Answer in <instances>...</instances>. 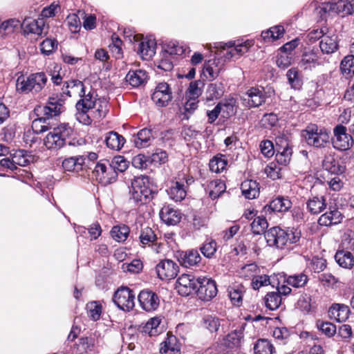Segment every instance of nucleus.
Returning a JSON list of instances; mask_svg holds the SVG:
<instances>
[{"instance_id": "obj_33", "label": "nucleus", "mask_w": 354, "mask_h": 354, "mask_svg": "<svg viewBox=\"0 0 354 354\" xmlns=\"http://www.w3.org/2000/svg\"><path fill=\"white\" fill-rule=\"evenodd\" d=\"M316 14L322 20L327 21L328 19L337 16L333 3L325 2L316 8Z\"/></svg>"}, {"instance_id": "obj_53", "label": "nucleus", "mask_w": 354, "mask_h": 354, "mask_svg": "<svg viewBox=\"0 0 354 354\" xmlns=\"http://www.w3.org/2000/svg\"><path fill=\"white\" fill-rule=\"evenodd\" d=\"M129 233V229L126 225L114 226L111 231V236L118 242L124 241Z\"/></svg>"}, {"instance_id": "obj_3", "label": "nucleus", "mask_w": 354, "mask_h": 354, "mask_svg": "<svg viewBox=\"0 0 354 354\" xmlns=\"http://www.w3.org/2000/svg\"><path fill=\"white\" fill-rule=\"evenodd\" d=\"M302 136L308 145L316 148H325L329 144V131L315 124L308 125Z\"/></svg>"}, {"instance_id": "obj_58", "label": "nucleus", "mask_w": 354, "mask_h": 354, "mask_svg": "<svg viewBox=\"0 0 354 354\" xmlns=\"http://www.w3.org/2000/svg\"><path fill=\"white\" fill-rule=\"evenodd\" d=\"M65 24L71 32L76 33L81 28V21L77 15L73 13L68 15Z\"/></svg>"}, {"instance_id": "obj_16", "label": "nucleus", "mask_w": 354, "mask_h": 354, "mask_svg": "<svg viewBox=\"0 0 354 354\" xmlns=\"http://www.w3.org/2000/svg\"><path fill=\"white\" fill-rule=\"evenodd\" d=\"M21 26L26 33H32L39 36L43 34H47L44 19H38L36 20L31 18H26L23 23L21 24Z\"/></svg>"}, {"instance_id": "obj_56", "label": "nucleus", "mask_w": 354, "mask_h": 354, "mask_svg": "<svg viewBox=\"0 0 354 354\" xmlns=\"http://www.w3.org/2000/svg\"><path fill=\"white\" fill-rule=\"evenodd\" d=\"M109 164L117 174L124 172L129 167V162L121 156H115Z\"/></svg>"}, {"instance_id": "obj_21", "label": "nucleus", "mask_w": 354, "mask_h": 354, "mask_svg": "<svg viewBox=\"0 0 354 354\" xmlns=\"http://www.w3.org/2000/svg\"><path fill=\"white\" fill-rule=\"evenodd\" d=\"M242 194L245 198L251 200L259 196L260 187L259 183L253 180H245L241 185Z\"/></svg>"}, {"instance_id": "obj_8", "label": "nucleus", "mask_w": 354, "mask_h": 354, "mask_svg": "<svg viewBox=\"0 0 354 354\" xmlns=\"http://www.w3.org/2000/svg\"><path fill=\"white\" fill-rule=\"evenodd\" d=\"M203 301H209L217 294V288L214 280L203 277L198 278L197 288L195 292Z\"/></svg>"}, {"instance_id": "obj_60", "label": "nucleus", "mask_w": 354, "mask_h": 354, "mask_svg": "<svg viewBox=\"0 0 354 354\" xmlns=\"http://www.w3.org/2000/svg\"><path fill=\"white\" fill-rule=\"evenodd\" d=\"M185 48L183 46H180L178 43L170 42L167 45L162 53H164L165 55L171 57L172 55H181L185 53Z\"/></svg>"}, {"instance_id": "obj_44", "label": "nucleus", "mask_w": 354, "mask_h": 354, "mask_svg": "<svg viewBox=\"0 0 354 354\" xmlns=\"http://www.w3.org/2000/svg\"><path fill=\"white\" fill-rule=\"evenodd\" d=\"M283 33V27L281 26H276L266 31H263L261 36L264 41H274L282 37Z\"/></svg>"}, {"instance_id": "obj_48", "label": "nucleus", "mask_w": 354, "mask_h": 354, "mask_svg": "<svg viewBox=\"0 0 354 354\" xmlns=\"http://www.w3.org/2000/svg\"><path fill=\"white\" fill-rule=\"evenodd\" d=\"M323 167L331 174H337L343 171V169L339 166L338 162L333 156H326L323 160Z\"/></svg>"}, {"instance_id": "obj_64", "label": "nucleus", "mask_w": 354, "mask_h": 354, "mask_svg": "<svg viewBox=\"0 0 354 354\" xmlns=\"http://www.w3.org/2000/svg\"><path fill=\"white\" fill-rule=\"evenodd\" d=\"M329 30L330 29L326 26L322 27L321 28L313 30L308 34V40L310 43H314L319 40V39H322L323 37H324L328 33Z\"/></svg>"}, {"instance_id": "obj_38", "label": "nucleus", "mask_w": 354, "mask_h": 354, "mask_svg": "<svg viewBox=\"0 0 354 354\" xmlns=\"http://www.w3.org/2000/svg\"><path fill=\"white\" fill-rule=\"evenodd\" d=\"M337 263L342 268L351 269L354 266V258L351 252L341 250L335 256Z\"/></svg>"}, {"instance_id": "obj_54", "label": "nucleus", "mask_w": 354, "mask_h": 354, "mask_svg": "<svg viewBox=\"0 0 354 354\" xmlns=\"http://www.w3.org/2000/svg\"><path fill=\"white\" fill-rule=\"evenodd\" d=\"M266 306L271 310H276L281 303V298L279 293L276 292H269L265 298Z\"/></svg>"}, {"instance_id": "obj_2", "label": "nucleus", "mask_w": 354, "mask_h": 354, "mask_svg": "<svg viewBox=\"0 0 354 354\" xmlns=\"http://www.w3.org/2000/svg\"><path fill=\"white\" fill-rule=\"evenodd\" d=\"M73 131V129L68 124H62L46 135L44 139V144L48 149H60L66 145Z\"/></svg>"}, {"instance_id": "obj_41", "label": "nucleus", "mask_w": 354, "mask_h": 354, "mask_svg": "<svg viewBox=\"0 0 354 354\" xmlns=\"http://www.w3.org/2000/svg\"><path fill=\"white\" fill-rule=\"evenodd\" d=\"M95 111L91 112V116L95 120L104 118L109 111L108 102L104 98H97L95 103Z\"/></svg>"}, {"instance_id": "obj_57", "label": "nucleus", "mask_w": 354, "mask_h": 354, "mask_svg": "<svg viewBox=\"0 0 354 354\" xmlns=\"http://www.w3.org/2000/svg\"><path fill=\"white\" fill-rule=\"evenodd\" d=\"M340 69L344 75H352L354 74V55L345 57L341 62Z\"/></svg>"}, {"instance_id": "obj_12", "label": "nucleus", "mask_w": 354, "mask_h": 354, "mask_svg": "<svg viewBox=\"0 0 354 354\" xmlns=\"http://www.w3.org/2000/svg\"><path fill=\"white\" fill-rule=\"evenodd\" d=\"M172 98L171 89L166 82L159 83L151 95V100L160 107L166 106Z\"/></svg>"}, {"instance_id": "obj_59", "label": "nucleus", "mask_w": 354, "mask_h": 354, "mask_svg": "<svg viewBox=\"0 0 354 354\" xmlns=\"http://www.w3.org/2000/svg\"><path fill=\"white\" fill-rule=\"evenodd\" d=\"M139 239L142 245H147L156 241L157 237L151 228L146 227L142 229Z\"/></svg>"}, {"instance_id": "obj_36", "label": "nucleus", "mask_w": 354, "mask_h": 354, "mask_svg": "<svg viewBox=\"0 0 354 354\" xmlns=\"http://www.w3.org/2000/svg\"><path fill=\"white\" fill-rule=\"evenodd\" d=\"M167 193L169 197L175 201H181L187 195L185 185L178 181L172 183L167 190Z\"/></svg>"}, {"instance_id": "obj_52", "label": "nucleus", "mask_w": 354, "mask_h": 354, "mask_svg": "<svg viewBox=\"0 0 354 354\" xmlns=\"http://www.w3.org/2000/svg\"><path fill=\"white\" fill-rule=\"evenodd\" d=\"M227 163V162L223 156H214L209 161V166L212 171L220 173L225 169Z\"/></svg>"}, {"instance_id": "obj_4", "label": "nucleus", "mask_w": 354, "mask_h": 354, "mask_svg": "<svg viewBox=\"0 0 354 354\" xmlns=\"http://www.w3.org/2000/svg\"><path fill=\"white\" fill-rule=\"evenodd\" d=\"M47 82V77L44 73L31 74L28 77L19 76L16 82L17 90L21 93L39 92Z\"/></svg>"}, {"instance_id": "obj_62", "label": "nucleus", "mask_w": 354, "mask_h": 354, "mask_svg": "<svg viewBox=\"0 0 354 354\" xmlns=\"http://www.w3.org/2000/svg\"><path fill=\"white\" fill-rule=\"evenodd\" d=\"M201 86H203V83L201 81L192 82L187 89V96L190 98L198 99L202 94Z\"/></svg>"}, {"instance_id": "obj_26", "label": "nucleus", "mask_w": 354, "mask_h": 354, "mask_svg": "<svg viewBox=\"0 0 354 354\" xmlns=\"http://www.w3.org/2000/svg\"><path fill=\"white\" fill-rule=\"evenodd\" d=\"M342 220V215L341 212L337 209H333L323 214L319 218L318 223L322 226H330L341 223Z\"/></svg>"}, {"instance_id": "obj_40", "label": "nucleus", "mask_w": 354, "mask_h": 354, "mask_svg": "<svg viewBox=\"0 0 354 354\" xmlns=\"http://www.w3.org/2000/svg\"><path fill=\"white\" fill-rule=\"evenodd\" d=\"M308 278L304 273L295 274L285 276L284 283L293 288H299L304 287L308 282Z\"/></svg>"}, {"instance_id": "obj_27", "label": "nucleus", "mask_w": 354, "mask_h": 354, "mask_svg": "<svg viewBox=\"0 0 354 354\" xmlns=\"http://www.w3.org/2000/svg\"><path fill=\"white\" fill-rule=\"evenodd\" d=\"M104 141L111 149L119 151L125 143L124 138L115 131H109L105 134Z\"/></svg>"}, {"instance_id": "obj_37", "label": "nucleus", "mask_w": 354, "mask_h": 354, "mask_svg": "<svg viewBox=\"0 0 354 354\" xmlns=\"http://www.w3.org/2000/svg\"><path fill=\"white\" fill-rule=\"evenodd\" d=\"M245 291V288L241 284H234L229 287V297L234 306H240L242 304L243 296Z\"/></svg>"}, {"instance_id": "obj_49", "label": "nucleus", "mask_w": 354, "mask_h": 354, "mask_svg": "<svg viewBox=\"0 0 354 354\" xmlns=\"http://www.w3.org/2000/svg\"><path fill=\"white\" fill-rule=\"evenodd\" d=\"M21 26V21L16 19H10L0 24V35L1 36L10 34L16 28Z\"/></svg>"}, {"instance_id": "obj_51", "label": "nucleus", "mask_w": 354, "mask_h": 354, "mask_svg": "<svg viewBox=\"0 0 354 354\" xmlns=\"http://www.w3.org/2000/svg\"><path fill=\"white\" fill-rule=\"evenodd\" d=\"M286 76L288 83L294 89H299L302 85V80L299 75V71L295 68H292L287 71Z\"/></svg>"}, {"instance_id": "obj_63", "label": "nucleus", "mask_w": 354, "mask_h": 354, "mask_svg": "<svg viewBox=\"0 0 354 354\" xmlns=\"http://www.w3.org/2000/svg\"><path fill=\"white\" fill-rule=\"evenodd\" d=\"M202 254L207 257H212L216 251V243L214 240H207L201 248Z\"/></svg>"}, {"instance_id": "obj_1", "label": "nucleus", "mask_w": 354, "mask_h": 354, "mask_svg": "<svg viewBox=\"0 0 354 354\" xmlns=\"http://www.w3.org/2000/svg\"><path fill=\"white\" fill-rule=\"evenodd\" d=\"M156 192L150 183L149 178L146 176L136 177L131 183L130 201L139 205L146 203L152 198Z\"/></svg>"}, {"instance_id": "obj_9", "label": "nucleus", "mask_w": 354, "mask_h": 354, "mask_svg": "<svg viewBox=\"0 0 354 354\" xmlns=\"http://www.w3.org/2000/svg\"><path fill=\"white\" fill-rule=\"evenodd\" d=\"M198 279L187 274L180 275L176 280L175 288L182 296L186 297L196 292Z\"/></svg>"}, {"instance_id": "obj_7", "label": "nucleus", "mask_w": 354, "mask_h": 354, "mask_svg": "<svg viewBox=\"0 0 354 354\" xmlns=\"http://www.w3.org/2000/svg\"><path fill=\"white\" fill-rule=\"evenodd\" d=\"M113 300L119 308L124 311L131 310L135 306V295L127 287L118 289L115 292Z\"/></svg>"}, {"instance_id": "obj_50", "label": "nucleus", "mask_w": 354, "mask_h": 354, "mask_svg": "<svg viewBox=\"0 0 354 354\" xmlns=\"http://www.w3.org/2000/svg\"><path fill=\"white\" fill-rule=\"evenodd\" d=\"M160 322L158 317L150 319L143 327L144 332L148 333L149 336L157 335L161 330L159 328Z\"/></svg>"}, {"instance_id": "obj_25", "label": "nucleus", "mask_w": 354, "mask_h": 354, "mask_svg": "<svg viewBox=\"0 0 354 354\" xmlns=\"http://www.w3.org/2000/svg\"><path fill=\"white\" fill-rule=\"evenodd\" d=\"M62 88V94L71 97L72 95H84L85 87L82 82L78 80H71L65 83Z\"/></svg>"}, {"instance_id": "obj_45", "label": "nucleus", "mask_w": 354, "mask_h": 354, "mask_svg": "<svg viewBox=\"0 0 354 354\" xmlns=\"http://www.w3.org/2000/svg\"><path fill=\"white\" fill-rule=\"evenodd\" d=\"M217 105H221V113L223 118H230L236 113V100L233 98L219 102Z\"/></svg>"}, {"instance_id": "obj_24", "label": "nucleus", "mask_w": 354, "mask_h": 354, "mask_svg": "<svg viewBox=\"0 0 354 354\" xmlns=\"http://www.w3.org/2000/svg\"><path fill=\"white\" fill-rule=\"evenodd\" d=\"M292 205L291 201L283 196L273 199L268 205L265 207L266 212H284L288 211Z\"/></svg>"}, {"instance_id": "obj_23", "label": "nucleus", "mask_w": 354, "mask_h": 354, "mask_svg": "<svg viewBox=\"0 0 354 354\" xmlns=\"http://www.w3.org/2000/svg\"><path fill=\"white\" fill-rule=\"evenodd\" d=\"M85 164L84 156H73L65 158L62 161V167L64 171L78 172L83 169Z\"/></svg>"}, {"instance_id": "obj_15", "label": "nucleus", "mask_w": 354, "mask_h": 354, "mask_svg": "<svg viewBox=\"0 0 354 354\" xmlns=\"http://www.w3.org/2000/svg\"><path fill=\"white\" fill-rule=\"evenodd\" d=\"M138 299L141 308L147 312L156 310L160 303L158 295L148 289L140 291Z\"/></svg>"}, {"instance_id": "obj_19", "label": "nucleus", "mask_w": 354, "mask_h": 354, "mask_svg": "<svg viewBox=\"0 0 354 354\" xmlns=\"http://www.w3.org/2000/svg\"><path fill=\"white\" fill-rule=\"evenodd\" d=\"M161 220L169 225H174L178 223L181 219V214L169 205H165L160 211Z\"/></svg>"}, {"instance_id": "obj_20", "label": "nucleus", "mask_w": 354, "mask_h": 354, "mask_svg": "<svg viewBox=\"0 0 354 354\" xmlns=\"http://www.w3.org/2000/svg\"><path fill=\"white\" fill-rule=\"evenodd\" d=\"M319 47L323 53L331 54L338 48L337 36L330 30L323 37L319 43Z\"/></svg>"}, {"instance_id": "obj_42", "label": "nucleus", "mask_w": 354, "mask_h": 354, "mask_svg": "<svg viewBox=\"0 0 354 354\" xmlns=\"http://www.w3.org/2000/svg\"><path fill=\"white\" fill-rule=\"evenodd\" d=\"M333 6L337 12V15H342V17H344L354 12V3L348 0H339L337 3H333Z\"/></svg>"}, {"instance_id": "obj_13", "label": "nucleus", "mask_w": 354, "mask_h": 354, "mask_svg": "<svg viewBox=\"0 0 354 354\" xmlns=\"http://www.w3.org/2000/svg\"><path fill=\"white\" fill-rule=\"evenodd\" d=\"M64 100L58 96L48 97L46 104L42 108V115L44 118L49 120L59 115L64 111Z\"/></svg>"}, {"instance_id": "obj_5", "label": "nucleus", "mask_w": 354, "mask_h": 354, "mask_svg": "<svg viewBox=\"0 0 354 354\" xmlns=\"http://www.w3.org/2000/svg\"><path fill=\"white\" fill-rule=\"evenodd\" d=\"M266 99L263 87H252L241 97L242 104L248 109L260 106L265 103Z\"/></svg>"}, {"instance_id": "obj_47", "label": "nucleus", "mask_w": 354, "mask_h": 354, "mask_svg": "<svg viewBox=\"0 0 354 354\" xmlns=\"http://www.w3.org/2000/svg\"><path fill=\"white\" fill-rule=\"evenodd\" d=\"M88 317L94 320L97 321L100 318L102 314V307L100 301H91L86 304V307Z\"/></svg>"}, {"instance_id": "obj_18", "label": "nucleus", "mask_w": 354, "mask_h": 354, "mask_svg": "<svg viewBox=\"0 0 354 354\" xmlns=\"http://www.w3.org/2000/svg\"><path fill=\"white\" fill-rule=\"evenodd\" d=\"M223 71V64L220 59H209L204 64L203 74L209 81L216 78Z\"/></svg>"}, {"instance_id": "obj_61", "label": "nucleus", "mask_w": 354, "mask_h": 354, "mask_svg": "<svg viewBox=\"0 0 354 354\" xmlns=\"http://www.w3.org/2000/svg\"><path fill=\"white\" fill-rule=\"evenodd\" d=\"M207 92L209 95V98L213 100L214 98H219L223 94V86L222 83H213L208 86Z\"/></svg>"}, {"instance_id": "obj_35", "label": "nucleus", "mask_w": 354, "mask_h": 354, "mask_svg": "<svg viewBox=\"0 0 354 354\" xmlns=\"http://www.w3.org/2000/svg\"><path fill=\"white\" fill-rule=\"evenodd\" d=\"M156 44L152 40H143L139 43L138 53L143 59H149L155 54Z\"/></svg>"}, {"instance_id": "obj_55", "label": "nucleus", "mask_w": 354, "mask_h": 354, "mask_svg": "<svg viewBox=\"0 0 354 354\" xmlns=\"http://www.w3.org/2000/svg\"><path fill=\"white\" fill-rule=\"evenodd\" d=\"M268 227V223L266 218L263 216H258L255 218L251 223L252 232L256 234H260L265 232V230Z\"/></svg>"}, {"instance_id": "obj_34", "label": "nucleus", "mask_w": 354, "mask_h": 354, "mask_svg": "<svg viewBox=\"0 0 354 354\" xmlns=\"http://www.w3.org/2000/svg\"><path fill=\"white\" fill-rule=\"evenodd\" d=\"M201 260V257L197 250H191L180 254V261L186 267H191L197 265Z\"/></svg>"}, {"instance_id": "obj_29", "label": "nucleus", "mask_w": 354, "mask_h": 354, "mask_svg": "<svg viewBox=\"0 0 354 354\" xmlns=\"http://www.w3.org/2000/svg\"><path fill=\"white\" fill-rule=\"evenodd\" d=\"M322 64L319 55L313 50L306 52L302 55L300 65L304 69H311Z\"/></svg>"}, {"instance_id": "obj_14", "label": "nucleus", "mask_w": 354, "mask_h": 354, "mask_svg": "<svg viewBox=\"0 0 354 354\" xmlns=\"http://www.w3.org/2000/svg\"><path fill=\"white\" fill-rule=\"evenodd\" d=\"M286 230L279 227H274L265 232V239L270 246L282 248L287 244Z\"/></svg>"}, {"instance_id": "obj_30", "label": "nucleus", "mask_w": 354, "mask_h": 354, "mask_svg": "<svg viewBox=\"0 0 354 354\" xmlns=\"http://www.w3.org/2000/svg\"><path fill=\"white\" fill-rule=\"evenodd\" d=\"M147 78L145 71L142 70L129 71L125 80L133 87H138L143 84Z\"/></svg>"}, {"instance_id": "obj_31", "label": "nucleus", "mask_w": 354, "mask_h": 354, "mask_svg": "<svg viewBox=\"0 0 354 354\" xmlns=\"http://www.w3.org/2000/svg\"><path fill=\"white\" fill-rule=\"evenodd\" d=\"M329 313L337 322H342L348 318L350 309L346 305L335 304L330 308Z\"/></svg>"}, {"instance_id": "obj_6", "label": "nucleus", "mask_w": 354, "mask_h": 354, "mask_svg": "<svg viewBox=\"0 0 354 354\" xmlns=\"http://www.w3.org/2000/svg\"><path fill=\"white\" fill-rule=\"evenodd\" d=\"M93 173L96 180L103 185L115 181L118 177V174L113 171L107 160L97 162Z\"/></svg>"}, {"instance_id": "obj_32", "label": "nucleus", "mask_w": 354, "mask_h": 354, "mask_svg": "<svg viewBox=\"0 0 354 354\" xmlns=\"http://www.w3.org/2000/svg\"><path fill=\"white\" fill-rule=\"evenodd\" d=\"M243 327L236 329L229 333L225 338V344L229 348L239 347L243 339Z\"/></svg>"}, {"instance_id": "obj_39", "label": "nucleus", "mask_w": 354, "mask_h": 354, "mask_svg": "<svg viewBox=\"0 0 354 354\" xmlns=\"http://www.w3.org/2000/svg\"><path fill=\"white\" fill-rule=\"evenodd\" d=\"M179 351L180 346L174 336L168 337L160 348L161 354H178Z\"/></svg>"}, {"instance_id": "obj_17", "label": "nucleus", "mask_w": 354, "mask_h": 354, "mask_svg": "<svg viewBox=\"0 0 354 354\" xmlns=\"http://www.w3.org/2000/svg\"><path fill=\"white\" fill-rule=\"evenodd\" d=\"M154 140L152 130L144 128L140 130L136 136H133L132 142L134 146L138 149L146 148L151 145Z\"/></svg>"}, {"instance_id": "obj_11", "label": "nucleus", "mask_w": 354, "mask_h": 354, "mask_svg": "<svg viewBox=\"0 0 354 354\" xmlns=\"http://www.w3.org/2000/svg\"><path fill=\"white\" fill-rule=\"evenodd\" d=\"M333 147L340 151H345L351 148L353 140L351 135L346 133V128L343 125H337L333 130Z\"/></svg>"}, {"instance_id": "obj_22", "label": "nucleus", "mask_w": 354, "mask_h": 354, "mask_svg": "<svg viewBox=\"0 0 354 354\" xmlns=\"http://www.w3.org/2000/svg\"><path fill=\"white\" fill-rule=\"evenodd\" d=\"M80 97L81 99L76 104V108L79 111L88 112L90 109L95 107L97 98L94 91H90L86 93L84 91V95H80Z\"/></svg>"}, {"instance_id": "obj_43", "label": "nucleus", "mask_w": 354, "mask_h": 354, "mask_svg": "<svg viewBox=\"0 0 354 354\" xmlns=\"http://www.w3.org/2000/svg\"><path fill=\"white\" fill-rule=\"evenodd\" d=\"M208 187L209 189V196L212 199L219 197L226 189L225 183L221 180L211 181Z\"/></svg>"}, {"instance_id": "obj_46", "label": "nucleus", "mask_w": 354, "mask_h": 354, "mask_svg": "<svg viewBox=\"0 0 354 354\" xmlns=\"http://www.w3.org/2000/svg\"><path fill=\"white\" fill-rule=\"evenodd\" d=\"M273 351V345L266 339L257 340L254 346V354H272Z\"/></svg>"}, {"instance_id": "obj_10", "label": "nucleus", "mask_w": 354, "mask_h": 354, "mask_svg": "<svg viewBox=\"0 0 354 354\" xmlns=\"http://www.w3.org/2000/svg\"><path fill=\"white\" fill-rule=\"evenodd\" d=\"M156 271L161 280H171L177 276L179 266L172 260L163 259L156 265Z\"/></svg>"}, {"instance_id": "obj_28", "label": "nucleus", "mask_w": 354, "mask_h": 354, "mask_svg": "<svg viewBox=\"0 0 354 354\" xmlns=\"http://www.w3.org/2000/svg\"><path fill=\"white\" fill-rule=\"evenodd\" d=\"M308 210L313 214H318L326 208V198L324 196H313L306 203Z\"/></svg>"}]
</instances>
